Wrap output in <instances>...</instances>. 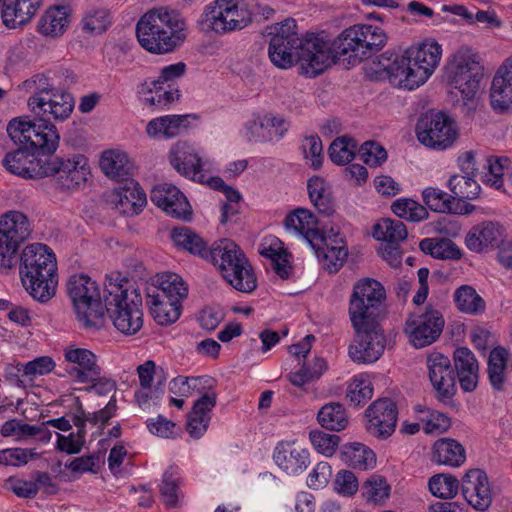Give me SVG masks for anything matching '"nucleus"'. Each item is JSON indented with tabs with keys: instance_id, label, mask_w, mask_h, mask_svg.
Here are the masks:
<instances>
[{
	"instance_id": "f257e3e1",
	"label": "nucleus",
	"mask_w": 512,
	"mask_h": 512,
	"mask_svg": "<svg viewBox=\"0 0 512 512\" xmlns=\"http://www.w3.org/2000/svg\"><path fill=\"white\" fill-rule=\"evenodd\" d=\"M270 32L268 55L278 68H290L299 62L304 73L315 77L330 66L328 41L315 33L299 37L297 24L293 18L277 23Z\"/></svg>"
},
{
	"instance_id": "f03ea898",
	"label": "nucleus",
	"mask_w": 512,
	"mask_h": 512,
	"mask_svg": "<svg viewBox=\"0 0 512 512\" xmlns=\"http://www.w3.org/2000/svg\"><path fill=\"white\" fill-rule=\"evenodd\" d=\"M441 58V46L425 42L410 47L403 54L383 53L375 73L386 76L391 84L409 90L422 85L433 73Z\"/></svg>"
},
{
	"instance_id": "7ed1b4c3",
	"label": "nucleus",
	"mask_w": 512,
	"mask_h": 512,
	"mask_svg": "<svg viewBox=\"0 0 512 512\" xmlns=\"http://www.w3.org/2000/svg\"><path fill=\"white\" fill-rule=\"evenodd\" d=\"M186 30V20L179 11L159 7L141 16L136 25V36L148 52L167 54L184 43Z\"/></svg>"
},
{
	"instance_id": "20e7f679",
	"label": "nucleus",
	"mask_w": 512,
	"mask_h": 512,
	"mask_svg": "<svg viewBox=\"0 0 512 512\" xmlns=\"http://www.w3.org/2000/svg\"><path fill=\"white\" fill-rule=\"evenodd\" d=\"M19 274L25 290L38 302H48L56 293L57 263L52 250L35 243L24 248L19 258Z\"/></svg>"
},
{
	"instance_id": "39448f33",
	"label": "nucleus",
	"mask_w": 512,
	"mask_h": 512,
	"mask_svg": "<svg viewBox=\"0 0 512 512\" xmlns=\"http://www.w3.org/2000/svg\"><path fill=\"white\" fill-rule=\"evenodd\" d=\"M111 280L104 288L105 308L115 328L125 334L134 335L143 326L142 297L137 289Z\"/></svg>"
},
{
	"instance_id": "423d86ee",
	"label": "nucleus",
	"mask_w": 512,
	"mask_h": 512,
	"mask_svg": "<svg viewBox=\"0 0 512 512\" xmlns=\"http://www.w3.org/2000/svg\"><path fill=\"white\" fill-rule=\"evenodd\" d=\"M67 293L76 318L84 328L100 329L104 324V294L96 281L84 274L70 276Z\"/></svg>"
},
{
	"instance_id": "0eeeda50",
	"label": "nucleus",
	"mask_w": 512,
	"mask_h": 512,
	"mask_svg": "<svg viewBox=\"0 0 512 512\" xmlns=\"http://www.w3.org/2000/svg\"><path fill=\"white\" fill-rule=\"evenodd\" d=\"M7 133L15 144H24L37 157L54 158L60 135L54 124L39 118L31 121L28 117L12 119L7 125Z\"/></svg>"
},
{
	"instance_id": "6e6552de",
	"label": "nucleus",
	"mask_w": 512,
	"mask_h": 512,
	"mask_svg": "<svg viewBox=\"0 0 512 512\" xmlns=\"http://www.w3.org/2000/svg\"><path fill=\"white\" fill-rule=\"evenodd\" d=\"M483 75L477 55L466 46L459 48L446 66L448 83L461 93L465 101L474 98Z\"/></svg>"
},
{
	"instance_id": "1a4fd4ad",
	"label": "nucleus",
	"mask_w": 512,
	"mask_h": 512,
	"mask_svg": "<svg viewBox=\"0 0 512 512\" xmlns=\"http://www.w3.org/2000/svg\"><path fill=\"white\" fill-rule=\"evenodd\" d=\"M203 22L217 34L242 30L252 21L246 4L236 0H216L206 6Z\"/></svg>"
},
{
	"instance_id": "9d476101",
	"label": "nucleus",
	"mask_w": 512,
	"mask_h": 512,
	"mask_svg": "<svg viewBox=\"0 0 512 512\" xmlns=\"http://www.w3.org/2000/svg\"><path fill=\"white\" fill-rule=\"evenodd\" d=\"M415 131L420 143L436 150L449 148L458 137L456 124L443 112L429 111L422 114Z\"/></svg>"
},
{
	"instance_id": "9b49d317",
	"label": "nucleus",
	"mask_w": 512,
	"mask_h": 512,
	"mask_svg": "<svg viewBox=\"0 0 512 512\" xmlns=\"http://www.w3.org/2000/svg\"><path fill=\"white\" fill-rule=\"evenodd\" d=\"M355 338L349 346V356L355 363L369 364L377 361L386 347V337L378 320H362L352 325Z\"/></svg>"
},
{
	"instance_id": "f8f14e48",
	"label": "nucleus",
	"mask_w": 512,
	"mask_h": 512,
	"mask_svg": "<svg viewBox=\"0 0 512 512\" xmlns=\"http://www.w3.org/2000/svg\"><path fill=\"white\" fill-rule=\"evenodd\" d=\"M385 300L382 284L371 278L357 281L349 301V316L352 325H359L362 320H378V310Z\"/></svg>"
},
{
	"instance_id": "ddd939ff",
	"label": "nucleus",
	"mask_w": 512,
	"mask_h": 512,
	"mask_svg": "<svg viewBox=\"0 0 512 512\" xmlns=\"http://www.w3.org/2000/svg\"><path fill=\"white\" fill-rule=\"evenodd\" d=\"M445 325L443 314L431 305L411 313L404 326L409 342L415 348H424L434 343Z\"/></svg>"
},
{
	"instance_id": "4468645a",
	"label": "nucleus",
	"mask_w": 512,
	"mask_h": 512,
	"mask_svg": "<svg viewBox=\"0 0 512 512\" xmlns=\"http://www.w3.org/2000/svg\"><path fill=\"white\" fill-rule=\"evenodd\" d=\"M363 24H354L344 29L331 44L328 43L330 64L336 61L355 66L370 58L363 39Z\"/></svg>"
},
{
	"instance_id": "2eb2a0df",
	"label": "nucleus",
	"mask_w": 512,
	"mask_h": 512,
	"mask_svg": "<svg viewBox=\"0 0 512 512\" xmlns=\"http://www.w3.org/2000/svg\"><path fill=\"white\" fill-rule=\"evenodd\" d=\"M428 376L438 401L448 404L457 392L456 377L450 359L439 352L431 353L426 360Z\"/></svg>"
},
{
	"instance_id": "dca6fc26",
	"label": "nucleus",
	"mask_w": 512,
	"mask_h": 512,
	"mask_svg": "<svg viewBox=\"0 0 512 512\" xmlns=\"http://www.w3.org/2000/svg\"><path fill=\"white\" fill-rule=\"evenodd\" d=\"M18 145L16 150L8 152L2 160L7 171L25 179L43 178L51 173L52 170L47 168L48 159L37 157L24 144Z\"/></svg>"
},
{
	"instance_id": "f3484780",
	"label": "nucleus",
	"mask_w": 512,
	"mask_h": 512,
	"mask_svg": "<svg viewBox=\"0 0 512 512\" xmlns=\"http://www.w3.org/2000/svg\"><path fill=\"white\" fill-rule=\"evenodd\" d=\"M365 415L368 418L367 429L371 435L386 439L394 432L398 410L393 400L382 398L375 401L366 409Z\"/></svg>"
},
{
	"instance_id": "a211bd4d",
	"label": "nucleus",
	"mask_w": 512,
	"mask_h": 512,
	"mask_svg": "<svg viewBox=\"0 0 512 512\" xmlns=\"http://www.w3.org/2000/svg\"><path fill=\"white\" fill-rule=\"evenodd\" d=\"M462 495L478 511H486L492 504V491L487 474L481 469H470L461 481Z\"/></svg>"
},
{
	"instance_id": "6ab92c4d",
	"label": "nucleus",
	"mask_w": 512,
	"mask_h": 512,
	"mask_svg": "<svg viewBox=\"0 0 512 512\" xmlns=\"http://www.w3.org/2000/svg\"><path fill=\"white\" fill-rule=\"evenodd\" d=\"M66 375L79 383H88L99 378L100 367L96 355L85 348H68L64 353Z\"/></svg>"
},
{
	"instance_id": "aec40b11",
	"label": "nucleus",
	"mask_w": 512,
	"mask_h": 512,
	"mask_svg": "<svg viewBox=\"0 0 512 512\" xmlns=\"http://www.w3.org/2000/svg\"><path fill=\"white\" fill-rule=\"evenodd\" d=\"M209 258L218 267L223 278L231 276L236 269L250 264L242 249L230 239H221L210 248Z\"/></svg>"
},
{
	"instance_id": "412c9836",
	"label": "nucleus",
	"mask_w": 512,
	"mask_h": 512,
	"mask_svg": "<svg viewBox=\"0 0 512 512\" xmlns=\"http://www.w3.org/2000/svg\"><path fill=\"white\" fill-rule=\"evenodd\" d=\"M47 168L52 170L45 177L58 176L63 189H74L86 181L85 158L76 155L73 159L54 157L48 159Z\"/></svg>"
},
{
	"instance_id": "4be33fe9",
	"label": "nucleus",
	"mask_w": 512,
	"mask_h": 512,
	"mask_svg": "<svg viewBox=\"0 0 512 512\" xmlns=\"http://www.w3.org/2000/svg\"><path fill=\"white\" fill-rule=\"evenodd\" d=\"M490 103L496 112L512 110V56L503 62L493 78Z\"/></svg>"
},
{
	"instance_id": "5701e85b",
	"label": "nucleus",
	"mask_w": 512,
	"mask_h": 512,
	"mask_svg": "<svg viewBox=\"0 0 512 512\" xmlns=\"http://www.w3.org/2000/svg\"><path fill=\"white\" fill-rule=\"evenodd\" d=\"M151 201L175 218L186 219L191 215L190 204L185 195L172 184L164 183L153 188Z\"/></svg>"
},
{
	"instance_id": "b1692460",
	"label": "nucleus",
	"mask_w": 512,
	"mask_h": 512,
	"mask_svg": "<svg viewBox=\"0 0 512 512\" xmlns=\"http://www.w3.org/2000/svg\"><path fill=\"white\" fill-rule=\"evenodd\" d=\"M504 239V229L498 223L485 221L474 225L465 237L467 248L476 253L494 249Z\"/></svg>"
},
{
	"instance_id": "393cba45",
	"label": "nucleus",
	"mask_w": 512,
	"mask_h": 512,
	"mask_svg": "<svg viewBox=\"0 0 512 512\" xmlns=\"http://www.w3.org/2000/svg\"><path fill=\"white\" fill-rule=\"evenodd\" d=\"M114 193L116 208L126 215H137L147 203L144 190L131 177L120 181Z\"/></svg>"
},
{
	"instance_id": "a878e982",
	"label": "nucleus",
	"mask_w": 512,
	"mask_h": 512,
	"mask_svg": "<svg viewBox=\"0 0 512 512\" xmlns=\"http://www.w3.org/2000/svg\"><path fill=\"white\" fill-rule=\"evenodd\" d=\"M453 359L461 389L465 392L474 391L479 379V366L475 355L467 347H458L454 351Z\"/></svg>"
},
{
	"instance_id": "bb28decb",
	"label": "nucleus",
	"mask_w": 512,
	"mask_h": 512,
	"mask_svg": "<svg viewBox=\"0 0 512 512\" xmlns=\"http://www.w3.org/2000/svg\"><path fill=\"white\" fill-rule=\"evenodd\" d=\"M217 395L214 392L205 393L194 402L188 414L186 430L191 437L198 439L207 431L211 420V411L216 405Z\"/></svg>"
},
{
	"instance_id": "cd10ccee",
	"label": "nucleus",
	"mask_w": 512,
	"mask_h": 512,
	"mask_svg": "<svg viewBox=\"0 0 512 512\" xmlns=\"http://www.w3.org/2000/svg\"><path fill=\"white\" fill-rule=\"evenodd\" d=\"M273 459L279 468L291 475L302 473L310 464L309 452L290 443L278 444Z\"/></svg>"
},
{
	"instance_id": "c85d7f7f",
	"label": "nucleus",
	"mask_w": 512,
	"mask_h": 512,
	"mask_svg": "<svg viewBox=\"0 0 512 512\" xmlns=\"http://www.w3.org/2000/svg\"><path fill=\"white\" fill-rule=\"evenodd\" d=\"M284 224L287 229L301 235L309 245H317V241H323V234L318 229V221L315 215L304 208H298L285 217Z\"/></svg>"
},
{
	"instance_id": "c756f323",
	"label": "nucleus",
	"mask_w": 512,
	"mask_h": 512,
	"mask_svg": "<svg viewBox=\"0 0 512 512\" xmlns=\"http://www.w3.org/2000/svg\"><path fill=\"white\" fill-rule=\"evenodd\" d=\"M171 165L185 177L204 182L200 157L186 144H177L171 151Z\"/></svg>"
},
{
	"instance_id": "7c9ffc66",
	"label": "nucleus",
	"mask_w": 512,
	"mask_h": 512,
	"mask_svg": "<svg viewBox=\"0 0 512 512\" xmlns=\"http://www.w3.org/2000/svg\"><path fill=\"white\" fill-rule=\"evenodd\" d=\"M41 5V0H3L2 20L9 29L28 23Z\"/></svg>"
},
{
	"instance_id": "2f4dec72",
	"label": "nucleus",
	"mask_w": 512,
	"mask_h": 512,
	"mask_svg": "<svg viewBox=\"0 0 512 512\" xmlns=\"http://www.w3.org/2000/svg\"><path fill=\"white\" fill-rule=\"evenodd\" d=\"M31 235L27 216L20 211H8L0 217V239L5 237L22 245Z\"/></svg>"
},
{
	"instance_id": "473e14b6",
	"label": "nucleus",
	"mask_w": 512,
	"mask_h": 512,
	"mask_svg": "<svg viewBox=\"0 0 512 512\" xmlns=\"http://www.w3.org/2000/svg\"><path fill=\"white\" fill-rule=\"evenodd\" d=\"M20 88L32 94L27 104L35 115H40V110L45 109V99L55 90L53 83L43 73L35 74L25 80Z\"/></svg>"
},
{
	"instance_id": "72a5a7b5",
	"label": "nucleus",
	"mask_w": 512,
	"mask_h": 512,
	"mask_svg": "<svg viewBox=\"0 0 512 512\" xmlns=\"http://www.w3.org/2000/svg\"><path fill=\"white\" fill-rule=\"evenodd\" d=\"M147 305L154 320L159 325L174 323L181 314V303L173 298H162L159 295L147 292Z\"/></svg>"
},
{
	"instance_id": "f704fd0d",
	"label": "nucleus",
	"mask_w": 512,
	"mask_h": 512,
	"mask_svg": "<svg viewBox=\"0 0 512 512\" xmlns=\"http://www.w3.org/2000/svg\"><path fill=\"white\" fill-rule=\"evenodd\" d=\"M339 457L345 465L362 471L373 468L376 463L375 453L364 444L357 442L344 445Z\"/></svg>"
},
{
	"instance_id": "c9c22d12",
	"label": "nucleus",
	"mask_w": 512,
	"mask_h": 512,
	"mask_svg": "<svg viewBox=\"0 0 512 512\" xmlns=\"http://www.w3.org/2000/svg\"><path fill=\"white\" fill-rule=\"evenodd\" d=\"M323 268L330 273L337 272L344 264L348 251L345 246H334L328 243L323 235V241H317V245H310Z\"/></svg>"
},
{
	"instance_id": "e433bc0d",
	"label": "nucleus",
	"mask_w": 512,
	"mask_h": 512,
	"mask_svg": "<svg viewBox=\"0 0 512 512\" xmlns=\"http://www.w3.org/2000/svg\"><path fill=\"white\" fill-rule=\"evenodd\" d=\"M100 168L109 178L120 182L131 176L132 164L122 151H105L100 159Z\"/></svg>"
},
{
	"instance_id": "4c0bfd02",
	"label": "nucleus",
	"mask_w": 512,
	"mask_h": 512,
	"mask_svg": "<svg viewBox=\"0 0 512 512\" xmlns=\"http://www.w3.org/2000/svg\"><path fill=\"white\" fill-rule=\"evenodd\" d=\"M466 459L465 449L458 441L450 438H442L433 446V460L437 464L458 467Z\"/></svg>"
},
{
	"instance_id": "58836bf2",
	"label": "nucleus",
	"mask_w": 512,
	"mask_h": 512,
	"mask_svg": "<svg viewBox=\"0 0 512 512\" xmlns=\"http://www.w3.org/2000/svg\"><path fill=\"white\" fill-rule=\"evenodd\" d=\"M171 238L176 247L208 260L210 249H208L207 243L191 229L187 227L174 228Z\"/></svg>"
},
{
	"instance_id": "ea45409f",
	"label": "nucleus",
	"mask_w": 512,
	"mask_h": 512,
	"mask_svg": "<svg viewBox=\"0 0 512 512\" xmlns=\"http://www.w3.org/2000/svg\"><path fill=\"white\" fill-rule=\"evenodd\" d=\"M75 101L68 92L54 90L45 99V109L40 110V115H51L56 121L68 119L74 109Z\"/></svg>"
},
{
	"instance_id": "a19ab883",
	"label": "nucleus",
	"mask_w": 512,
	"mask_h": 512,
	"mask_svg": "<svg viewBox=\"0 0 512 512\" xmlns=\"http://www.w3.org/2000/svg\"><path fill=\"white\" fill-rule=\"evenodd\" d=\"M153 294L164 298H173L181 303L187 296L188 289L182 278L175 273H164L158 275L156 285L149 289Z\"/></svg>"
},
{
	"instance_id": "79ce46f5",
	"label": "nucleus",
	"mask_w": 512,
	"mask_h": 512,
	"mask_svg": "<svg viewBox=\"0 0 512 512\" xmlns=\"http://www.w3.org/2000/svg\"><path fill=\"white\" fill-rule=\"evenodd\" d=\"M189 115H167L152 119L147 124V133L150 136L162 134L165 138H172L185 130L188 126Z\"/></svg>"
},
{
	"instance_id": "37998d69",
	"label": "nucleus",
	"mask_w": 512,
	"mask_h": 512,
	"mask_svg": "<svg viewBox=\"0 0 512 512\" xmlns=\"http://www.w3.org/2000/svg\"><path fill=\"white\" fill-rule=\"evenodd\" d=\"M508 352L498 346L491 350L488 357L487 374L490 385L495 391H502L506 382Z\"/></svg>"
},
{
	"instance_id": "c03bdc74",
	"label": "nucleus",
	"mask_w": 512,
	"mask_h": 512,
	"mask_svg": "<svg viewBox=\"0 0 512 512\" xmlns=\"http://www.w3.org/2000/svg\"><path fill=\"white\" fill-rule=\"evenodd\" d=\"M307 189L309 198L319 213L329 216L334 212L331 193L323 178L311 177L307 182Z\"/></svg>"
},
{
	"instance_id": "a18cd8bd",
	"label": "nucleus",
	"mask_w": 512,
	"mask_h": 512,
	"mask_svg": "<svg viewBox=\"0 0 512 512\" xmlns=\"http://www.w3.org/2000/svg\"><path fill=\"white\" fill-rule=\"evenodd\" d=\"M69 23L67 7L58 6L48 9L38 22V31L46 36L57 37Z\"/></svg>"
},
{
	"instance_id": "49530a36",
	"label": "nucleus",
	"mask_w": 512,
	"mask_h": 512,
	"mask_svg": "<svg viewBox=\"0 0 512 512\" xmlns=\"http://www.w3.org/2000/svg\"><path fill=\"white\" fill-rule=\"evenodd\" d=\"M454 302L459 311L470 315L482 314L486 309L484 299L470 285H462L456 289Z\"/></svg>"
},
{
	"instance_id": "de8ad7c7",
	"label": "nucleus",
	"mask_w": 512,
	"mask_h": 512,
	"mask_svg": "<svg viewBox=\"0 0 512 512\" xmlns=\"http://www.w3.org/2000/svg\"><path fill=\"white\" fill-rule=\"evenodd\" d=\"M317 421L321 427L331 431H341L348 425L345 408L339 402H330L322 406L317 413Z\"/></svg>"
},
{
	"instance_id": "09e8293b",
	"label": "nucleus",
	"mask_w": 512,
	"mask_h": 512,
	"mask_svg": "<svg viewBox=\"0 0 512 512\" xmlns=\"http://www.w3.org/2000/svg\"><path fill=\"white\" fill-rule=\"evenodd\" d=\"M420 250L437 259L458 260L462 254L458 246L450 239L425 238L419 243Z\"/></svg>"
},
{
	"instance_id": "8fccbe9b",
	"label": "nucleus",
	"mask_w": 512,
	"mask_h": 512,
	"mask_svg": "<svg viewBox=\"0 0 512 512\" xmlns=\"http://www.w3.org/2000/svg\"><path fill=\"white\" fill-rule=\"evenodd\" d=\"M422 199L425 205L437 213H459L458 202L443 190L435 187H426L422 191Z\"/></svg>"
},
{
	"instance_id": "3c124183",
	"label": "nucleus",
	"mask_w": 512,
	"mask_h": 512,
	"mask_svg": "<svg viewBox=\"0 0 512 512\" xmlns=\"http://www.w3.org/2000/svg\"><path fill=\"white\" fill-rule=\"evenodd\" d=\"M408 235L404 223L397 219L384 218L373 227V237L378 241L399 244Z\"/></svg>"
},
{
	"instance_id": "603ef678",
	"label": "nucleus",
	"mask_w": 512,
	"mask_h": 512,
	"mask_svg": "<svg viewBox=\"0 0 512 512\" xmlns=\"http://www.w3.org/2000/svg\"><path fill=\"white\" fill-rule=\"evenodd\" d=\"M448 187L455 202L465 199H475L480 191V186L472 176L452 175L448 181Z\"/></svg>"
},
{
	"instance_id": "864d4df0",
	"label": "nucleus",
	"mask_w": 512,
	"mask_h": 512,
	"mask_svg": "<svg viewBox=\"0 0 512 512\" xmlns=\"http://www.w3.org/2000/svg\"><path fill=\"white\" fill-rule=\"evenodd\" d=\"M179 484L180 477L176 469L171 467L164 472L159 491L163 503L169 508L179 505L181 497Z\"/></svg>"
},
{
	"instance_id": "5fc2aeb1",
	"label": "nucleus",
	"mask_w": 512,
	"mask_h": 512,
	"mask_svg": "<svg viewBox=\"0 0 512 512\" xmlns=\"http://www.w3.org/2000/svg\"><path fill=\"white\" fill-rule=\"evenodd\" d=\"M428 487L433 496L440 499H452L459 490V480L447 473H440L429 479Z\"/></svg>"
},
{
	"instance_id": "6e6d98bb",
	"label": "nucleus",
	"mask_w": 512,
	"mask_h": 512,
	"mask_svg": "<svg viewBox=\"0 0 512 512\" xmlns=\"http://www.w3.org/2000/svg\"><path fill=\"white\" fill-rule=\"evenodd\" d=\"M357 143L348 136L336 138L328 148L330 160L336 165H345L354 159Z\"/></svg>"
},
{
	"instance_id": "4d7b16f0",
	"label": "nucleus",
	"mask_w": 512,
	"mask_h": 512,
	"mask_svg": "<svg viewBox=\"0 0 512 512\" xmlns=\"http://www.w3.org/2000/svg\"><path fill=\"white\" fill-rule=\"evenodd\" d=\"M416 411L422 414L419 421L422 423V429L427 434H441L451 426L450 418L444 413L425 408H417Z\"/></svg>"
},
{
	"instance_id": "13d9d810",
	"label": "nucleus",
	"mask_w": 512,
	"mask_h": 512,
	"mask_svg": "<svg viewBox=\"0 0 512 512\" xmlns=\"http://www.w3.org/2000/svg\"><path fill=\"white\" fill-rule=\"evenodd\" d=\"M391 209L399 218L411 222H419L428 217L427 209L412 199H398L392 204Z\"/></svg>"
},
{
	"instance_id": "bf43d9fd",
	"label": "nucleus",
	"mask_w": 512,
	"mask_h": 512,
	"mask_svg": "<svg viewBox=\"0 0 512 512\" xmlns=\"http://www.w3.org/2000/svg\"><path fill=\"white\" fill-rule=\"evenodd\" d=\"M224 279L242 293H251L257 288V278L251 263L245 266V270L236 269L231 276H226Z\"/></svg>"
},
{
	"instance_id": "052dcab7",
	"label": "nucleus",
	"mask_w": 512,
	"mask_h": 512,
	"mask_svg": "<svg viewBox=\"0 0 512 512\" xmlns=\"http://www.w3.org/2000/svg\"><path fill=\"white\" fill-rule=\"evenodd\" d=\"M364 494L368 501L382 504L390 495V485L380 475H373L363 485Z\"/></svg>"
},
{
	"instance_id": "680f3d73",
	"label": "nucleus",
	"mask_w": 512,
	"mask_h": 512,
	"mask_svg": "<svg viewBox=\"0 0 512 512\" xmlns=\"http://www.w3.org/2000/svg\"><path fill=\"white\" fill-rule=\"evenodd\" d=\"M363 39L370 57L378 53L387 43V35L378 26L363 24Z\"/></svg>"
},
{
	"instance_id": "e2e57ef3",
	"label": "nucleus",
	"mask_w": 512,
	"mask_h": 512,
	"mask_svg": "<svg viewBox=\"0 0 512 512\" xmlns=\"http://www.w3.org/2000/svg\"><path fill=\"white\" fill-rule=\"evenodd\" d=\"M373 388L369 381L355 379L348 387L346 397L354 407L364 405L372 398Z\"/></svg>"
},
{
	"instance_id": "0e129e2a",
	"label": "nucleus",
	"mask_w": 512,
	"mask_h": 512,
	"mask_svg": "<svg viewBox=\"0 0 512 512\" xmlns=\"http://www.w3.org/2000/svg\"><path fill=\"white\" fill-rule=\"evenodd\" d=\"M359 156L365 164L377 167L387 160V151L380 144L367 141L360 146Z\"/></svg>"
},
{
	"instance_id": "69168bd1",
	"label": "nucleus",
	"mask_w": 512,
	"mask_h": 512,
	"mask_svg": "<svg viewBox=\"0 0 512 512\" xmlns=\"http://www.w3.org/2000/svg\"><path fill=\"white\" fill-rule=\"evenodd\" d=\"M304 158L311 161V167L320 169L323 161V146L319 136L311 135L305 137L301 145Z\"/></svg>"
},
{
	"instance_id": "338daca9",
	"label": "nucleus",
	"mask_w": 512,
	"mask_h": 512,
	"mask_svg": "<svg viewBox=\"0 0 512 512\" xmlns=\"http://www.w3.org/2000/svg\"><path fill=\"white\" fill-rule=\"evenodd\" d=\"M309 438L315 449L326 456H332L339 444V436L319 430L311 431Z\"/></svg>"
},
{
	"instance_id": "774afa93",
	"label": "nucleus",
	"mask_w": 512,
	"mask_h": 512,
	"mask_svg": "<svg viewBox=\"0 0 512 512\" xmlns=\"http://www.w3.org/2000/svg\"><path fill=\"white\" fill-rule=\"evenodd\" d=\"M186 71V64L183 62H178L175 64H171L162 68L160 72V76L157 80H153L150 83L145 82L143 84L144 87H147V90L151 93L154 90L161 89L160 85L173 81L177 78L182 77Z\"/></svg>"
}]
</instances>
